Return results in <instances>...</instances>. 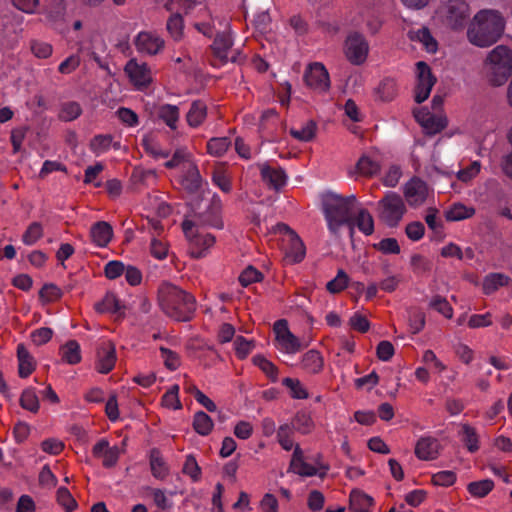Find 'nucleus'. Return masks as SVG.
<instances>
[{
  "mask_svg": "<svg viewBox=\"0 0 512 512\" xmlns=\"http://www.w3.org/2000/svg\"><path fill=\"white\" fill-rule=\"evenodd\" d=\"M209 212L198 216V220L185 219L182 223V229L185 237L191 245V255L194 258L205 256V251L212 247L215 243V237L212 234H200L195 228L198 224L211 226L217 229L223 228V221L220 218L221 202L219 199L213 198Z\"/></svg>",
  "mask_w": 512,
  "mask_h": 512,
  "instance_id": "obj_1",
  "label": "nucleus"
},
{
  "mask_svg": "<svg viewBox=\"0 0 512 512\" xmlns=\"http://www.w3.org/2000/svg\"><path fill=\"white\" fill-rule=\"evenodd\" d=\"M158 301L163 312L178 321L191 320L196 310L195 297L170 283L159 287Z\"/></svg>",
  "mask_w": 512,
  "mask_h": 512,
  "instance_id": "obj_2",
  "label": "nucleus"
},
{
  "mask_svg": "<svg viewBox=\"0 0 512 512\" xmlns=\"http://www.w3.org/2000/svg\"><path fill=\"white\" fill-rule=\"evenodd\" d=\"M504 31V19L496 10H481L473 18L467 36L478 47H488L500 38Z\"/></svg>",
  "mask_w": 512,
  "mask_h": 512,
  "instance_id": "obj_3",
  "label": "nucleus"
},
{
  "mask_svg": "<svg viewBox=\"0 0 512 512\" xmlns=\"http://www.w3.org/2000/svg\"><path fill=\"white\" fill-rule=\"evenodd\" d=\"M356 202L354 195L342 197L329 192L323 198V213L327 221L328 229L336 234L340 227L348 225L353 233V209Z\"/></svg>",
  "mask_w": 512,
  "mask_h": 512,
  "instance_id": "obj_4",
  "label": "nucleus"
},
{
  "mask_svg": "<svg viewBox=\"0 0 512 512\" xmlns=\"http://www.w3.org/2000/svg\"><path fill=\"white\" fill-rule=\"evenodd\" d=\"M485 71L493 86L503 85L512 73V50L504 45L496 46L486 58Z\"/></svg>",
  "mask_w": 512,
  "mask_h": 512,
  "instance_id": "obj_5",
  "label": "nucleus"
},
{
  "mask_svg": "<svg viewBox=\"0 0 512 512\" xmlns=\"http://www.w3.org/2000/svg\"><path fill=\"white\" fill-rule=\"evenodd\" d=\"M441 21L452 29H462L470 18V9L464 0H448L437 10Z\"/></svg>",
  "mask_w": 512,
  "mask_h": 512,
  "instance_id": "obj_6",
  "label": "nucleus"
},
{
  "mask_svg": "<svg viewBox=\"0 0 512 512\" xmlns=\"http://www.w3.org/2000/svg\"><path fill=\"white\" fill-rule=\"evenodd\" d=\"M380 209V218L390 227L398 225L406 212V207L402 197L392 191H389L378 202Z\"/></svg>",
  "mask_w": 512,
  "mask_h": 512,
  "instance_id": "obj_7",
  "label": "nucleus"
},
{
  "mask_svg": "<svg viewBox=\"0 0 512 512\" xmlns=\"http://www.w3.org/2000/svg\"><path fill=\"white\" fill-rule=\"evenodd\" d=\"M273 331L279 350L288 354H295L301 350L302 345L300 340L291 333L285 319L277 320L274 323Z\"/></svg>",
  "mask_w": 512,
  "mask_h": 512,
  "instance_id": "obj_8",
  "label": "nucleus"
},
{
  "mask_svg": "<svg viewBox=\"0 0 512 512\" xmlns=\"http://www.w3.org/2000/svg\"><path fill=\"white\" fill-rule=\"evenodd\" d=\"M416 77L415 101L422 103L429 97L436 83V77L433 76L430 67L424 61L416 63Z\"/></svg>",
  "mask_w": 512,
  "mask_h": 512,
  "instance_id": "obj_9",
  "label": "nucleus"
},
{
  "mask_svg": "<svg viewBox=\"0 0 512 512\" xmlns=\"http://www.w3.org/2000/svg\"><path fill=\"white\" fill-rule=\"evenodd\" d=\"M278 229L284 234L286 256L294 263L301 262L305 257L306 249L300 237L286 224H278Z\"/></svg>",
  "mask_w": 512,
  "mask_h": 512,
  "instance_id": "obj_10",
  "label": "nucleus"
},
{
  "mask_svg": "<svg viewBox=\"0 0 512 512\" xmlns=\"http://www.w3.org/2000/svg\"><path fill=\"white\" fill-rule=\"evenodd\" d=\"M369 51V45L363 35L353 33L349 35L345 42V54L347 59L354 65H360L365 62Z\"/></svg>",
  "mask_w": 512,
  "mask_h": 512,
  "instance_id": "obj_11",
  "label": "nucleus"
},
{
  "mask_svg": "<svg viewBox=\"0 0 512 512\" xmlns=\"http://www.w3.org/2000/svg\"><path fill=\"white\" fill-rule=\"evenodd\" d=\"M414 117L428 135L440 133L447 127V118L441 114H432L427 108L415 109Z\"/></svg>",
  "mask_w": 512,
  "mask_h": 512,
  "instance_id": "obj_12",
  "label": "nucleus"
},
{
  "mask_svg": "<svg viewBox=\"0 0 512 512\" xmlns=\"http://www.w3.org/2000/svg\"><path fill=\"white\" fill-rule=\"evenodd\" d=\"M304 81L308 87L319 93L326 92L330 88L329 73L321 63L309 65L304 73Z\"/></svg>",
  "mask_w": 512,
  "mask_h": 512,
  "instance_id": "obj_13",
  "label": "nucleus"
},
{
  "mask_svg": "<svg viewBox=\"0 0 512 512\" xmlns=\"http://www.w3.org/2000/svg\"><path fill=\"white\" fill-rule=\"evenodd\" d=\"M116 363L115 345L109 341H102L96 351L95 369L101 374L109 373Z\"/></svg>",
  "mask_w": 512,
  "mask_h": 512,
  "instance_id": "obj_14",
  "label": "nucleus"
},
{
  "mask_svg": "<svg viewBox=\"0 0 512 512\" xmlns=\"http://www.w3.org/2000/svg\"><path fill=\"white\" fill-rule=\"evenodd\" d=\"M124 71L133 85L139 90L146 88L152 81L151 71L147 64L138 63L135 59L127 62Z\"/></svg>",
  "mask_w": 512,
  "mask_h": 512,
  "instance_id": "obj_15",
  "label": "nucleus"
},
{
  "mask_svg": "<svg viewBox=\"0 0 512 512\" xmlns=\"http://www.w3.org/2000/svg\"><path fill=\"white\" fill-rule=\"evenodd\" d=\"M164 40L155 33L142 31L134 39V45L141 54L156 55L164 48Z\"/></svg>",
  "mask_w": 512,
  "mask_h": 512,
  "instance_id": "obj_16",
  "label": "nucleus"
},
{
  "mask_svg": "<svg viewBox=\"0 0 512 512\" xmlns=\"http://www.w3.org/2000/svg\"><path fill=\"white\" fill-rule=\"evenodd\" d=\"M403 192L408 204L412 207H418L427 198L428 186L420 178L414 177L405 184Z\"/></svg>",
  "mask_w": 512,
  "mask_h": 512,
  "instance_id": "obj_17",
  "label": "nucleus"
},
{
  "mask_svg": "<svg viewBox=\"0 0 512 512\" xmlns=\"http://www.w3.org/2000/svg\"><path fill=\"white\" fill-rule=\"evenodd\" d=\"M92 453L94 457L102 459L104 467L111 468L118 462L120 450L117 446L110 447L106 439H101L93 446Z\"/></svg>",
  "mask_w": 512,
  "mask_h": 512,
  "instance_id": "obj_18",
  "label": "nucleus"
},
{
  "mask_svg": "<svg viewBox=\"0 0 512 512\" xmlns=\"http://www.w3.org/2000/svg\"><path fill=\"white\" fill-rule=\"evenodd\" d=\"M233 45V41L229 32H222L216 35L212 48L214 54L222 61L228 62L236 61V56L229 54L231 53V47Z\"/></svg>",
  "mask_w": 512,
  "mask_h": 512,
  "instance_id": "obj_19",
  "label": "nucleus"
},
{
  "mask_svg": "<svg viewBox=\"0 0 512 512\" xmlns=\"http://www.w3.org/2000/svg\"><path fill=\"white\" fill-rule=\"evenodd\" d=\"M300 368L311 375L321 373L324 368V358L322 354L315 349L307 351L301 357Z\"/></svg>",
  "mask_w": 512,
  "mask_h": 512,
  "instance_id": "obj_20",
  "label": "nucleus"
},
{
  "mask_svg": "<svg viewBox=\"0 0 512 512\" xmlns=\"http://www.w3.org/2000/svg\"><path fill=\"white\" fill-rule=\"evenodd\" d=\"M439 442L432 437L420 438L415 447V455L420 460H433L439 454Z\"/></svg>",
  "mask_w": 512,
  "mask_h": 512,
  "instance_id": "obj_21",
  "label": "nucleus"
},
{
  "mask_svg": "<svg viewBox=\"0 0 512 512\" xmlns=\"http://www.w3.org/2000/svg\"><path fill=\"white\" fill-rule=\"evenodd\" d=\"M263 182L275 190L281 189L287 181V175L282 168H274L268 165L261 166Z\"/></svg>",
  "mask_w": 512,
  "mask_h": 512,
  "instance_id": "obj_22",
  "label": "nucleus"
},
{
  "mask_svg": "<svg viewBox=\"0 0 512 512\" xmlns=\"http://www.w3.org/2000/svg\"><path fill=\"white\" fill-rule=\"evenodd\" d=\"M112 236V226L105 221L94 223L90 229L91 240L98 247H106L111 241Z\"/></svg>",
  "mask_w": 512,
  "mask_h": 512,
  "instance_id": "obj_23",
  "label": "nucleus"
},
{
  "mask_svg": "<svg viewBox=\"0 0 512 512\" xmlns=\"http://www.w3.org/2000/svg\"><path fill=\"white\" fill-rule=\"evenodd\" d=\"M154 116L164 122L171 130L177 129L180 117L179 108L175 105L162 104L155 107Z\"/></svg>",
  "mask_w": 512,
  "mask_h": 512,
  "instance_id": "obj_24",
  "label": "nucleus"
},
{
  "mask_svg": "<svg viewBox=\"0 0 512 512\" xmlns=\"http://www.w3.org/2000/svg\"><path fill=\"white\" fill-rule=\"evenodd\" d=\"M151 473L158 480H165L169 475L170 469L158 449H152L149 456Z\"/></svg>",
  "mask_w": 512,
  "mask_h": 512,
  "instance_id": "obj_25",
  "label": "nucleus"
},
{
  "mask_svg": "<svg viewBox=\"0 0 512 512\" xmlns=\"http://www.w3.org/2000/svg\"><path fill=\"white\" fill-rule=\"evenodd\" d=\"M90 149L96 154L100 155L107 152L111 147L115 150L121 148L119 141H113V136L110 134H99L94 136L90 141Z\"/></svg>",
  "mask_w": 512,
  "mask_h": 512,
  "instance_id": "obj_26",
  "label": "nucleus"
},
{
  "mask_svg": "<svg viewBox=\"0 0 512 512\" xmlns=\"http://www.w3.org/2000/svg\"><path fill=\"white\" fill-rule=\"evenodd\" d=\"M207 117V106L201 100L193 101L186 115L189 126L196 128L200 126Z\"/></svg>",
  "mask_w": 512,
  "mask_h": 512,
  "instance_id": "obj_27",
  "label": "nucleus"
},
{
  "mask_svg": "<svg viewBox=\"0 0 512 512\" xmlns=\"http://www.w3.org/2000/svg\"><path fill=\"white\" fill-rule=\"evenodd\" d=\"M17 357L19 361V376L21 378L28 377L35 369L33 357L23 344L17 346Z\"/></svg>",
  "mask_w": 512,
  "mask_h": 512,
  "instance_id": "obj_28",
  "label": "nucleus"
},
{
  "mask_svg": "<svg viewBox=\"0 0 512 512\" xmlns=\"http://www.w3.org/2000/svg\"><path fill=\"white\" fill-rule=\"evenodd\" d=\"M99 313L119 314L123 313L124 306L114 293H107L101 302L95 305Z\"/></svg>",
  "mask_w": 512,
  "mask_h": 512,
  "instance_id": "obj_29",
  "label": "nucleus"
},
{
  "mask_svg": "<svg viewBox=\"0 0 512 512\" xmlns=\"http://www.w3.org/2000/svg\"><path fill=\"white\" fill-rule=\"evenodd\" d=\"M409 38L412 41L420 42L429 53H435L437 51V41L426 27H422L416 31H410Z\"/></svg>",
  "mask_w": 512,
  "mask_h": 512,
  "instance_id": "obj_30",
  "label": "nucleus"
},
{
  "mask_svg": "<svg viewBox=\"0 0 512 512\" xmlns=\"http://www.w3.org/2000/svg\"><path fill=\"white\" fill-rule=\"evenodd\" d=\"M184 170L182 185L191 192L198 190L201 186V176L197 166L192 162H187Z\"/></svg>",
  "mask_w": 512,
  "mask_h": 512,
  "instance_id": "obj_31",
  "label": "nucleus"
},
{
  "mask_svg": "<svg viewBox=\"0 0 512 512\" xmlns=\"http://www.w3.org/2000/svg\"><path fill=\"white\" fill-rule=\"evenodd\" d=\"M373 505V498L367 494L353 490L350 494V509L353 512H368Z\"/></svg>",
  "mask_w": 512,
  "mask_h": 512,
  "instance_id": "obj_32",
  "label": "nucleus"
},
{
  "mask_svg": "<svg viewBox=\"0 0 512 512\" xmlns=\"http://www.w3.org/2000/svg\"><path fill=\"white\" fill-rule=\"evenodd\" d=\"M62 360L75 365L81 361L80 345L76 340H69L60 348Z\"/></svg>",
  "mask_w": 512,
  "mask_h": 512,
  "instance_id": "obj_33",
  "label": "nucleus"
},
{
  "mask_svg": "<svg viewBox=\"0 0 512 512\" xmlns=\"http://www.w3.org/2000/svg\"><path fill=\"white\" fill-rule=\"evenodd\" d=\"M461 440L470 453H475L479 450V437L476 429L469 424H463L460 431Z\"/></svg>",
  "mask_w": 512,
  "mask_h": 512,
  "instance_id": "obj_34",
  "label": "nucleus"
},
{
  "mask_svg": "<svg viewBox=\"0 0 512 512\" xmlns=\"http://www.w3.org/2000/svg\"><path fill=\"white\" fill-rule=\"evenodd\" d=\"M509 277L502 273H490L483 280V291L489 295L507 285Z\"/></svg>",
  "mask_w": 512,
  "mask_h": 512,
  "instance_id": "obj_35",
  "label": "nucleus"
},
{
  "mask_svg": "<svg viewBox=\"0 0 512 512\" xmlns=\"http://www.w3.org/2000/svg\"><path fill=\"white\" fill-rule=\"evenodd\" d=\"M214 427L211 417L203 411H198L193 417V428L201 436H207Z\"/></svg>",
  "mask_w": 512,
  "mask_h": 512,
  "instance_id": "obj_36",
  "label": "nucleus"
},
{
  "mask_svg": "<svg viewBox=\"0 0 512 512\" xmlns=\"http://www.w3.org/2000/svg\"><path fill=\"white\" fill-rule=\"evenodd\" d=\"M474 214V207L466 206L462 203H455L446 212V219L449 221H461L471 218Z\"/></svg>",
  "mask_w": 512,
  "mask_h": 512,
  "instance_id": "obj_37",
  "label": "nucleus"
},
{
  "mask_svg": "<svg viewBox=\"0 0 512 512\" xmlns=\"http://www.w3.org/2000/svg\"><path fill=\"white\" fill-rule=\"evenodd\" d=\"M357 228L365 235H371L374 232V220L372 215L366 209H360L356 218L353 219V226Z\"/></svg>",
  "mask_w": 512,
  "mask_h": 512,
  "instance_id": "obj_38",
  "label": "nucleus"
},
{
  "mask_svg": "<svg viewBox=\"0 0 512 512\" xmlns=\"http://www.w3.org/2000/svg\"><path fill=\"white\" fill-rule=\"evenodd\" d=\"M290 426L293 427V431L305 435L312 431L314 423L310 415L305 412H298L292 419Z\"/></svg>",
  "mask_w": 512,
  "mask_h": 512,
  "instance_id": "obj_39",
  "label": "nucleus"
},
{
  "mask_svg": "<svg viewBox=\"0 0 512 512\" xmlns=\"http://www.w3.org/2000/svg\"><path fill=\"white\" fill-rule=\"evenodd\" d=\"M328 469L329 467L327 465H319V467H315L303 461L299 463L297 467L292 468L291 471L300 476L311 477L318 475L320 477H324Z\"/></svg>",
  "mask_w": 512,
  "mask_h": 512,
  "instance_id": "obj_40",
  "label": "nucleus"
},
{
  "mask_svg": "<svg viewBox=\"0 0 512 512\" xmlns=\"http://www.w3.org/2000/svg\"><path fill=\"white\" fill-rule=\"evenodd\" d=\"M317 125L314 121L309 120L299 129L291 128L290 134L297 140L300 141H310L315 137Z\"/></svg>",
  "mask_w": 512,
  "mask_h": 512,
  "instance_id": "obj_41",
  "label": "nucleus"
},
{
  "mask_svg": "<svg viewBox=\"0 0 512 512\" xmlns=\"http://www.w3.org/2000/svg\"><path fill=\"white\" fill-rule=\"evenodd\" d=\"M410 265L412 271L421 276L429 274L433 267L432 261L420 254H415L411 257Z\"/></svg>",
  "mask_w": 512,
  "mask_h": 512,
  "instance_id": "obj_42",
  "label": "nucleus"
},
{
  "mask_svg": "<svg viewBox=\"0 0 512 512\" xmlns=\"http://www.w3.org/2000/svg\"><path fill=\"white\" fill-rule=\"evenodd\" d=\"M356 169L360 175L372 177L380 171V165L377 161H374L370 157L364 155L358 160Z\"/></svg>",
  "mask_w": 512,
  "mask_h": 512,
  "instance_id": "obj_43",
  "label": "nucleus"
},
{
  "mask_svg": "<svg viewBox=\"0 0 512 512\" xmlns=\"http://www.w3.org/2000/svg\"><path fill=\"white\" fill-rule=\"evenodd\" d=\"M149 495L152 497L154 504L162 511L169 510L173 506V502L169 499L165 490L160 488H147Z\"/></svg>",
  "mask_w": 512,
  "mask_h": 512,
  "instance_id": "obj_44",
  "label": "nucleus"
},
{
  "mask_svg": "<svg viewBox=\"0 0 512 512\" xmlns=\"http://www.w3.org/2000/svg\"><path fill=\"white\" fill-rule=\"evenodd\" d=\"M20 405L22 408L36 413L39 410V399L33 388H27L22 392L20 397Z\"/></svg>",
  "mask_w": 512,
  "mask_h": 512,
  "instance_id": "obj_45",
  "label": "nucleus"
},
{
  "mask_svg": "<svg viewBox=\"0 0 512 512\" xmlns=\"http://www.w3.org/2000/svg\"><path fill=\"white\" fill-rule=\"evenodd\" d=\"M293 432V427L288 423L281 425L277 431L278 443L286 451H290L294 447L292 439Z\"/></svg>",
  "mask_w": 512,
  "mask_h": 512,
  "instance_id": "obj_46",
  "label": "nucleus"
},
{
  "mask_svg": "<svg viewBox=\"0 0 512 512\" xmlns=\"http://www.w3.org/2000/svg\"><path fill=\"white\" fill-rule=\"evenodd\" d=\"M230 144L226 137L212 138L207 143V151L212 156L220 157L228 150Z\"/></svg>",
  "mask_w": 512,
  "mask_h": 512,
  "instance_id": "obj_47",
  "label": "nucleus"
},
{
  "mask_svg": "<svg viewBox=\"0 0 512 512\" xmlns=\"http://www.w3.org/2000/svg\"><path fill=\"white\" fill-rule=\"evenodd\" d=\"M429 307L438 313L442 314L444 317L450 319L453 316V308L447 301V299L440 295H435L429 302Z\"/></svg>",
  "mask_w": 512,
  "mask_h": 512,
  "instance_id": "obj_48",
  "label": "nucleus"
},
{
  "mask_svg": "<svg viewBox=\"0 0 512 512\" xmlns=\"http://www.w3.org/2000/svg\"><path fill=\"white\" fill-rule=\"evenodd\" d=\"M494 487V483L490 479L471 482L468 484V491L474 497H485Z\"/></svg>",
  "mask_w": 512,
  "mask_h": 512,
  "instance_id": "obj_49",
  "label": "nucleus"
},
{
  "mask_svg": "<svg viewBox=\"0 0 512 512\" xmlns=\"http://www.w3.org/2000/svg\"><path fill=\"white\" fill-rule=\"evenodd\" d=\"M57 502L66 512H72L77 508V502L65 487H60L56 494Z\"/></svg>",
  "mask_w": 512,
  "mask_h": 512,
  "instance_id": "obj_50",
  "label": "nucleus"
},
{
  "mask_svg": "<svg viewBox=\"0 0 512 512\" xmlns=\"http://www.w3.org/2000/svg\"><path fill=\"white\" fill-rule=\"evenodd\" d=\"M43 236V227L39 222L31 223L22 236V241L26 245L35 244Z\"/></svg>",
  "mask_w": 512,
  "mask_h": 512,
  "instance_id": "obj_51",
  "label": "nucleus"
},
{
  "mask_svg": "<svg viewBox=\"0 0 512 512\" xmlns=\"http://www.w3.org/2000/svg\"><path fill=\"white\" fill-rule=\"evenodd\" d=\"M282 384L290 389L291 396L295 399H306L308 398V392L306 388L298 379L284 378Z\"/></svg>",
  "mask_w": 512,
  "mask_h": 512,
  "instance_id": "obj_52",
  "label": "nucleus"
},
{
  "mask_svg": "<svg viewBox=\"0 0 512 512\" xmlns=\"http://www.w3.org/2000/svg\"><path fill=\"white\" fill-rule=\"evenodd\" d=\"M179 386L177 384L170 387V389L162 396V405L166 408L178 410L182 408L179 400Z\"/></svg>",
  "mask_w": 512,
  "mask_h": 512,
  "instance_id": "obj_53",
  "label": "nucleus"
},
{
  "mask_svg": "<svg viewBox=\"0 0 512 512\" xmlns=\"http://www.w3.org/2000/svg\"><path fill=\"white\" fill-rule=\"evenodd\" d=\"M82 113L81 106L77 102H67L62 105L59 118L63 121H73Z\"/></svg>",
  "mask_w": 512,
  "mask_h": 512,
  "instance_id": "obj_54",
  "label": "nucleus"
},
{
  "mask_svg": "<svg viewBox=\"0 0 512 512\" xmlns=\"http://www.w3.org/2000/svg\"><path fill=\"white\" fill-rule=\"evenodd\" d=\"M252 361L254 365L259 367L273 381L277 379L278 369L271 361L262 355H255Z\"/></svg>",
  "mask_w": 512,
  "mask_h": 512,
  "instance_id": "obj_55",
  "label": "nucleus"
},
{
  "mask_svg": "<svg viewBox=\"0 0 512 512\" xmlns=\"http://www.w3.org/2000/svg\"><path fill=\"white\" fill-rule=\"evenodd\" d=\"M348 281V275L344 270L340 269L336 277L327 283L326 288L330 293H339L347 287Z\"/></svg>",
  "mask_w": 512,
  "mask_h": 512,
  "instance_id": "obj_56",
  "label": "nucleus"
},
{
  "mask_svg": "<svg viewBox=\"0 0 512 512\" xmlns=\"http://www.w3.org/2000/svg\"><path fill=\"white\" fill-rule=\"evenodd\" d=\"M182 472L188 475L193 482L201 479V468L193 455L186 456Z\"/></svg>",
  "mask_w": 512,
  "mask_h": 512,
  "instance_id": "obj_57",
  "label": "nucleus"
},
{
  "mask_svg": "<svg viewBox=\"0 0 512 512\" xmlns=\"http://www.w3.org/2000/svg\"><path fill=\"white\" fill-rule=\"evenodd\" d=\"M183 19L180 14H174L167 21V30L174 40L178 41L183 35Z\"/></svg>",
  "mask_w": 512,
  "mask_h": 512,
  "instance_id": "obj_58",
  "label": "nucleus"
},
{
  "mask_svg": "<svg viewBox=\"0 0 512 512\" xmlns=\"http://www.w3.org/2000/svg\"><path fill=\"white\" fill-rule=\"evenodd\" d=\"M142 146L146 153L154 157L155 159L167 158L169 156L168 151H164L160 148L159 144L152 138L145 137L142 139Z\"/></svg>",
  "mask_w": 512,
  "mask_h": 512,
  "instance_id": "obj_59",
  "label": "nucleus"
},
{
  "mask_svg": "<svg viewBox=\"0 0 512 512\" xmlns=\"http://www.w3.org/2000/svg\"><path fill=\"white\" fill-rule=\"evenodd\" d=\"M30 48L34 56L40 59H46L50 57L53 52L52 45L39 40L31 41Z\"/></svg>",
  "mask_w": 512,
  "mask_h": 512,
  "instance_id": "obj_60",
  "label": "nucleus"
},
{
  "mask_svg": "<svg viewBox=\"0 0 512 512\" xmlns=\"http://www.w3.org/2000/svg\"><path fill=\"white\" fill-rule=\"evenodd\" d=\"M262 279V273L253 266H248L239 276V282L246 287L252 283L259 282Z\"/></svg>",
  "mask_w": 512,
  "mask_h": 512,
  "instance_id": "obj_61",
  "label": "nucleus"
},
{
  "mask_svg": "<svg viewBox=\"0 0 512 512\" xmlns=\"http://www.w3.org/2000/svg\"><path fill=\"white\" fill-rule=\"evenodd\" d=\"M481 170V163L479 161H473L467 167L457 172V178L462 182H468L475 178Z\"/></svg>",
  "mask_w": 512,
  "mask_h": 512,
  "instance_id": "obj_62",
  "label": "nucleus"
},
{
  "mask_svg": "<svg viewBox=\"0 0 512 512\" xmlns=\"http://www.w3.org/2000/svg\"><path fill=\"white\" fill-rule=\"evenodd\" d=\"M52 336L53 330L48 327H41L39 329L32 331L30 334L31 340L36 346L46 344L51 340Z\"/></svg>",
  "mask_w": 512,
  "mask_h": 512,
  "instance_id": "obj_63",
  "label": "nucleus"
},
{
  "mask_svg": "<svg viewBox=\"0 0 512 512\" xmlns=\"http://www.w3.org/2000/svg\"><path fill=\"white\" fill-rule=\"evenodd\" d=\"M160 352L164 364L169 370L174 371L180 366V357L176 352L164 347L160 348Z\"/></svg>",
  "mask_w": 512,
  "mask_h": 512,
  "instance_id": "obj_64",
  "label": "nucleus"
}]
</instances>
